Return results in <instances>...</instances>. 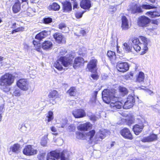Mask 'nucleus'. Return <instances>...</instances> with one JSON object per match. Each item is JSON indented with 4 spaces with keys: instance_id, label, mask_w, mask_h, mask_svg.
<instances>
[{
    "instance_id": "f257e3e1",
    "label": "nucleus",
    "mask_w": 160,
    "mask_h": 160,
    "mask_svg": "<svg viewBox=\"0 0 160 160\" xmlns=\"http://www.w3.org/2000/svg\"><path fill=\"white\" fill-rule=\"evenodd\" d=\"M114 91L112 92L108 91L107 90H104L102 92L103 101L106 103L110 102V106L114 110L120 109L123 107V103L118 100L117 97L114 95Z\"/></svg>"
},
{
    "instance_id": "ddd939ff",
    "label": "nucleus",
    "mask_w": 160,
    "mask_h": 160,
    "mask_svg": "<svg viewBox=\"0 0 160 160\" xmlns=\"http://www.w3.org/2000/svg\"><path fill=\"white\" fill-rule=\"evenodd\" d=\"M73 59V58H72V60ZM72 62H73L72 61V64H71V65H69V66L72 65L73 68L76 69L78 67L83 65L84 63V61L83 58L81 57H79L76 58L75 59L73 63Z\"/></svg>"
},
{
    "instance_id": "7c9ffc66",
    "label": "nucleus",
    "mask_w": 160,
    "mask_h": 160,
    "mask_svg": "<svg viewBox=\"0 0 160 160\" xmlns=\"http://www.w3.org/2000/svg\"><path fill=\"white\" fill-rule=\"evenodd\" d=\"M59 28L62 30L63 32L65 33L66 32L68 29V28L67 27L66 24L63 22H62L59 24Z\"/></svg>"
},
{
    "instance_id": "49530a36",
    "label": "nucleus",
    "mask_w": 160,
    "mask_h": 160,
    "mask_svg": "<svg viewBox=\"0 0 160 160\" xmlns=\"http://www.w3.org/2000/svg\"><path fill=\"white\" fill-rule=\"evenodd\" d=\"M84 13V12H77L75 13V17L77 18H81L82 16V15Z\"/></svg>"
},
{
    "instance_id": "aec40b11",
    "label": "nucleus",
    "mask_w": 160,
    "mask_h": 160,
    "mask_svg": "<svg viewBox=\"0 0 160 160\" xmlns=\"http://www.w3.org/2000/svg\"><path fill=\"white\" fill-rule=\"evenodd\" d=\"M52 45V43L51 41H45L42 43V47L44 50H48L51 49Z\"/></svg>"
},
{
    "instance_id": "ea45409f",
    "label": "nucleus",
    "mask_w": 160,
    "mask_h": 160,
    "mask_svg": "<svg viewBox=\"0 0 160 160\" xmlns=\"http://www.w3.org/2000/svg\"><path fill=\"white\" fill-rule=\"evenodd\" d=\"M52 21V19L50 17L45 18L43 19V22L46 24H48Z\"/></svg>"
},
{
    "instance_id": "c03bdc74",
    "label": "nucleus",
    "mask_w": 160,
    "mask_h": 160,
    "mask_svg": "<svg viewBox=\"0 0 160 160\" xmlns=\"http://www.w3.org/2000/svg\"><path fill=\"white\" fill-rule=\"evenodd\" d=\"M47 143V139L46 138H43L42 139L41 143L42 146H46Z\"/></svg>"
},
{
    "instance_id": "b1692460",
    "label": "nucleus",
    "mask_w": 160,
    "mask_h": 160,
    "mask_svg": "<svg viewBox=\"0 0 160 160\" xmlns=\"http://www.w3.org/2000/svg\"><path fill=\"white\" fill-rule=\"evenodd\" d=\"M48 33V32L46 31H42L36 35L35 38L39 41L41 40L42 39L47 37Z\"/></svg>"
},
{
    "instance_id": "f03ea898",
    "label": "nucleus",
    "mask_w": 160,
    "mask_h": 160,
    "mask_svg": "<svg viewBox=\"0 0 160 160\" xmlns=\"http://www.w3.org/2000/svg\"><path fill=\"white\" fill-rule=\"evenodd\" d=\"M67 53V52L65 50H62L60 52V55H62L55 62L54 64V66L58 70L61 71L62 70V65L65 67H68L69 65L72 64V58L73 57L71 54L68 55L67 54L65 56V55Z\"/></svg>"
},
{
    "instance_id": "864d4df0",
    "label": "nucleus",
    "mask_w": 160,
    "mask_h": 160,
    "mask_svg": "<svg viewBox=\"0 0 160 160\" xmlns=\"http://www.w3.org/2000/svg\"><path fill=\"white\" fill-rule=\"evenodd\" d=\"M98 92L97 91H95L94 92L93 95V97L94 100H95L96 99V97L97 96V94H98Z\"/></svg>"
},
{
    "instance_id": "3c124183",
    "label": "nucleus",
    "mask_w": 160,
    "mask_h": 160,
    "mask_svg": "<svg viewBox=\"0 0 160 160\" xmlns=\"http://www.w3.org/2000/svg\"><path fill=\"white\" fill-rule=\"evenodd\" d=\"M91 77L93 79L97 80L98 78V76L97 75L95 74H92L91 75Z\"/></svg>"
},
{
    "instance_id": "4468645a",
    "label": "nucleus",
    "mask_w": 160,
    "mask_h": 160,
    "mask_svg": "<svg viewBox=\"0 0 160 160\" xmlns=\"http://www.w3.org/2000/svg\"><path fill=\"white\" fill-rule=\"evenodd\" d=\"M72 114L75 118H80L85 116L86 113L83 109H77L73 111Z\"/></svg>"
},
{
    "instance_id": "6ab92c4d",
    "label": "nucleus",
    "mask_w": 160,
    "mask_h": 160,
    "mask_svg": "<svg viewBox=\"0 0 160 160\" xmlns=\"http://www.w3.org/2000/svg\"><path fill=\"white\" fill-rule=\"evenodd\" d=\"M122 25L121 28L123 30H126L128 28V22L126 17L123 16L122 17Z\"/></svg>"
},
{
    "instance_id": "774afa93",
    "label": "nucleus",
    "mask_w": 160,
    "mask_h": 160,
    "mask_svg": "<svg viewBox=\"0 0 160 160\" xmlns=\"http://www.w3.org/2000/svg\"><path fill=\"white\" fill-rule=\"evenodd\" d=\"M149 1H150L151 2H155V1L156 0H149Z\"/></svg>"
},
{
    "instance_id": "69168bd1",
    "label": "nucleus",
    "mask_w": 160,
    "mask_h": 160,
    "mask_svg": "<svg viewBox=\"0 0 160 160\" xmlns=\"http://www.w3.org/2000/svg\"><path fill=\"white\" fill-rule=\"evenodd\" d=\"M32 11V12H33V10H32V9L31 8H28V10H27V12H29V11Z\"/></svg>"
},
{
    "instance_id": "a878e982",
    "label": "nucleus",
    "mask_w": 160,
    "mask_h": 160,
    "mask_svg": "<svg viewBox=\"0 0 160 160\" xmlns=\"http://www.w3.org/2000/svg\"><path fill=\"white\" fill-rule=\"evenodd\" d=\"M12 10L14 13H17L21 9V4L19 1L16 2L13 5L12 8Z\"/></svg>"
},
{
    "instance_id": "58836bf2",
    "label": "nucleus",
    "mask_w": 160,
    "mask_h": 160,
    "mask_svg": "<svg viewBox=\"0 0 160 160\" xmlns=\"http://www.w3.org/2000/svg\"><path fill=\"white\" fill-rule=\"evenodd\" d=\"M119 90L122 93V94H123V95L127 94L128 93L127 89L124 87H120Z\"/></svg>"
},
{
    "instance_id": "de8ad7c7",
    "label": "nucleus",
    "mask_w": 160,
    "mask_h": 160,
    "mask_svg": "<svg viewBox=\"0 0 160 160\" xmlns=\"http://www.w3.org/2000/svg\"><path fill=\"white\" fill-rule=\"evenodd\" d=\"M67 122L68 121L66 119H62L61 122V127L63 128L65 127V125L67 123Z\"/></svg>"
},
{
    "instance_id": "8fccbe9b",
    "label": "nucleus",
    "mask_w": 160,
    "mask_h": 160,
    "mask_svg": "<svg viewBox=\"0 0 160 160\" xmlns=\"http://www.w3.org/2000/svg\"><path fill=\"white\" fill-rule=\"evenodd\" d=\"M90 118V119L93 121L97 120L98 119V118L94 115H91Z\"/></svg>"
},
{
    "instance_id": "c85d7f7f",
    "label": "nucleus",
    "mask_w": 160,
    "mask_h": 160,
    "mask_svg": "<svg viewBox=\"0 0 160 160\" xmlns=\"http://www.w3.org/2000/svg\"><path fill=\"white\" fill-rule=\"evenodd\" d=\"M108 57L112 62H114L116 58V56L114 52L111 51H108L107 53Z\"/></svg>"
},
{
    "instance_id": "603ef678",
    "label": "nucleus",
    "mask_w": 160,
    "mask_h": 160,
    "mask_svg": "<svg viewBox=\"0 0 160 160\" xmlns=\"http://www.w3.org/2000/svg\"><path fill=\"white\" fill-rule=\"evenodd\" d=\"M102 78L103 80H105L107 79L108 78V76L106 74H102Z\"/></svg>"
},
{
    "instance_id": "412c9836",
    "label": "nucleus",
    "mask_w": 160,
    "mask_h": 160,
    "mask_svg": "<svg viewBox=\"0 0 160 160\" xmlns=\"http://www.w3.org/2000/svg\"><path fill=\"white\" fill-rule=\"evenodd\" d=\"M157 136L154 134H152L149 136L144 137L141 140L143 142H152L157 139Z\"/></svg>"
},
{
    "instance_id": "e2e57ef3",
    "label": "nucleus",
    "mask_w": 160,
    "mask_h": 160,
    "mask_svg": "<svg viewBox=\"0 0 160 160\" xmlns=\"http://www.w3.org/2000/svg\"><path fill=\"white\" fill-rule=\"evenodd\" d=\"M18 32V31H17V29H15L13 30L12 31V33L13 34V33H14L15 32Z\"/></svg>"
},
{
    "instance_id": "423d86ee",
    "label": "nucleus",
    "mask_w": 160,
    "mask_h": 160,
    "mask_svg": "<svg viewBox=\"0 0 160 160\" xmlns=\"http://www.w3.org/2000/svg\"><path fill=\"white\" fill-rule=\"evenodd\" d=\"M29 82L26 79H21L18 80L17 83L18 87L21 90L26 91L29 88Z\"/></svg>"
},
{
    "instance_id": "0eeeda50",
    "label": "nucleus",
    "mask_w": 160,
    "mask_h": 160,
    "mask_svg": "<svg viewBox=\"0 0 160 160\" xmlns=\"http://www.w3.org/2000/svg\"><path fill=\"white\" fill-rule=\"evenodd\" d=\"M150 22V19L144 16H142L138 18V24L140 27H147Z\"/></svg>"
},
{
    "instance_id": "a19ab883",
    "label": "nucleus",
    "mask_w": 160,
    "mask_h": 160,
    "mask_svg": "<svg viewBox=\"0 0 160 160\" xmlns=\"http://www.w3.org/2000/svg\"><path fill=\"white\" fill-rule=\"evenodd\" d=\"M142 7L143 8L146 9H153L155 8L154 6L145 4L142 5Z\"/></svg>"
},
{
    "instance_id": "a18cd8bd",
    "label": "nucleus",
    "mask_w": 160,
    "mask_h": 160,
    "mask_svg": "<svg viewBox=\"0 0 160 160\" xmlns=\"http://www.w3.org/2000/svg\"><path fill=\"white\" fill-rule=\"evenodd\" d=\"M76 127L74 125L71 124L68 128V130L69 132H74L75 129Z\"/></svg>"
},
{
    "instance_id": "f704fd0d",
    "label": "nucleus",
    "mask_w": 160,
    "mask_h": 160,
    "mask_svg": "<svg viewBox=\"0 0 160 160\" xmlns=\"http://www.w3.org/2000/svg\"><path fill=\"white\" fill-rule=\"evenodd\" d=\"M58 95V92L55 90H53L51 91L48 95V97L50 98H53L56 97H57Z\"/></svg>"
},
{
    "instance_id": "13d9d810",
    "label": "nucleus",
    "mask_w": 160,
    "mask_h": 160,
    "mask_svg": "<svg viewBox=\"0 0 160 160\" xmlns=\"http://www.w3.org/2000/svg\"><path fill=\"white\" fill-rule=\"evenodd\" d=\"M16 29L18 32L19 31H22V30L23 28H17Z\"/></svg>"
},
{
    "instance_id": "72a5a7b5",
    "label": "nucleus",
    "mask_w": 160,
    "mask_h": 160,
    "mask_svg": "<svg viewBox=\"0 0 160 160\" xmlns=\"http://www.w3.org/2000/svg\"><path fill=\"white\" fill-rule=\"evenodd\" d=\"M67 93L71 96H75L76 90L75 87H71L67 91Z\"/></svg>"
},
{
    "instance_id": "a211bd4d",
    "label": "nucleus",
    "mask_w": 160,
    "mask_h": 160,
    "mask_svg": "<svg viewBox=\"0 0 160 160\" xmlns=\"http://www.w3.org/2000/svg\"><path fill=\"white\" fill-rule=\"evenodd\" d=\"M81 7L84 9H88L91 6L90 0H82L80 3Z\"/></svg>"
},
{
    "instance_id": "09e8293b",
    "label": "nucleus",
    "mask_w": 160,
    "mask_h": 160,
    "mask_svg": "<svg viewBox=\"0 0 160 160\" xmlns=\"http://www.w3.org/2000/svg\"><path fill=\"white\" fill-rule=\"evenodd\" d=\"M77 138L78 139H82L84 137V134L81 132H78L77 134Z\"/></svg>"
},
{
    "instance_id": "c756f323",
    "label": "nucleus",
    "mask_w": 160,
    "mask_h": 160,
    "mask_svg": "<svg viewBox=\"0 0 160 160\" xmlns=\"http://www.w3.org/2000/svg\"><path fill=\"white\" fill-rule=\"evenodd\" d=\"M106 132L105 129H102L98 132L97 136H98L101 139L104 138L106 135Z\"/></svg>"
},
{
    "instance_id": "20e7f679",
    "label": "nucleus",
    "mask_w": 160,
    "mask_h": 160,
    "mask_svg": "<svg viewBox=\"0 0 160 160\" xmlns=\"http://www.w3.org/2000/svg\"><path fill=\"white\" fill-rule=\"evenodd\" d=\"M69 156V152L66 150H63L61 152L56 150L50 153L47 160H58L60 158L61 160H68Z\"/></svg>"
},
{
    "instance_id": "4d7b16f0",
    "label": "nucleus",
    "mask_w": 160,
    "mask_h": 160,
    "mask_svg": "<svg viewBox=\"0 0 160 160\" xmlns=\"http://www.w3.org/2000/svg\"><path fill=\"white\" fill-rule=\"evenodd\" d=\"M78 6V4L77 2H75L73 5V9H74L75 8H77Z\"/></svg>"
},
{
    "instance_id": "f3484780",
    "label": "nucleus",
    "mask_w": 160,
    "mask_h": 160,
    "mask_svg": "<svg viewBox=\"0 0 160 160\" xmlns=\"http://www.w3.org/2000/svg\"><path fill=\"white\" fill-rule=\"evenodd\" d=\"M130 10L131 13L133 14L140 13L142 12L141 6L136 4L132 5L130 8Z\"/></svg>"
},
{
    "instance_id": "dca6fc26",
    "label": "nucleus",
    "mask_w": 160,
    "mask_h": 160,
    "mask_svg": "<svg viewBox=\"0 0 160 160\" xmlns=\"http://www.w3.org/2000/svg\"><path fill=\"white\" fill-rule=\"evenodd\" d=\"M53 36L56 41L58 43L65 42V38L61 34L56 32L53 35Z\"/></svg>"
},
{
    "instance_id": "79ce46f5",
    "label": "nucleus",
    "mask_w": 160,
    "mask_h": 160,
    "mask_svg": "<svg viewBox=\"0 0 160 160\" xmlns=\"http://www.w3.org/2000/svg\"><path fill=\"white\" fill-rule=\"evenodd\" d=\"M13 95L16 97L20 96L21 94L20 92V90L18 89H16L13 92Z\"/></svg>"
},
{
    "instance_id": "c9c22d12",
    "label": "nucleus",
    "mask_w": 160,
    "mask_h": 160,
    "mask_svg": "<svg viewBox=\"0 0 160 160\" xmlns=\"http://www.w3.org/2000/svg\"><path fill=\"white\" fill-rule=\"evenodd\" d=\"M50 7L54 11L58 10L60 8V6L58 3L55 2L53 3Z\"/></svg>"
},
{
    "instance_id": "7ed1b4c3",
    "label": "nucleus",
    "mask_w": 160,
    "mask_h": 160,
    "mask_svg": "<svg viewBox=\"0 0 160 160\" xmlns=\"http://www.w3.org/2000/svg\"><path fill=\"white\" fill-rule=\"evenodd\" d=\"M132 41L133 48L136 51H140L142 47L143 51L141 54H144L147 51L148 48L147 46L149 40L145 37L140 36L139 39L134 38L132 39Z\"/></svg>"
},
{
    "instance_id": "1a4fd4ad",
    "label": "nucleus",
    "mask_w": 160,
    "mask_h": 160,
    "mask_svg": "<svg viewBox=\"0 0 160 160\" xmlns=\"http://www.w3.org/2000/svg\"><path fill=\"white\" fill-rule=\"evenodd\" d=\"M98 61L96 59H91L88 63L87 68L88 71L92 72H95L96 71Z\"/></svg>"
},
{
    "instance_id": "2eb2a0df",
    "label": "nucleus",
    "mask_w": 160,
    "mask_h": 160,
    "mask_svg": "<svg viewBox=\"0 0 160 160\" xmlns=\"http://www.w3.org/2000/svg\"><path fill=\"white\" fill-rule=\"evenodd\" d=\"M144 127L143 123L142 124L139 123L134 125L133 127V130L136 135H138L141 132Z\"/></svg>"
},
{
    "instance_id": "393cba45",
    "label": "nucleus",
    "mask_w": 160,
    "mask_h": 160,
    "mask_svg": "<svg viewBox=\"0 0 160 160\" xmlns=\"http://www.w3.org/2000/svg\"><path fill=\"white\" fill-rule=\"evenodd\" d=\"M146 14L149 15L152 18H154L160 16V10L157 9L153 12L149 11L147 12Z\"/></svg>"
},
{
    "instance_id": "5701e85b",
    "label": "nucleus",
    "mask_w": 160,
    "mask_h": 160,
    "mask_svg": "<svg viewBox=\"0 0 160 160\" xmlns=\"http://www.w3.org/2000/svg\"><path fill=\"white\" fill-rule=\"evenodd\" d=\"M91 127V125L89 122H87L78 126V128L79 130L81 131H86Z\"/></svg>"
},
{
    "instance_id": "e433bc0d",
    "label": "nucleus",
    "mask_w": 160,
    "mask_h": 160,
    "mask_svg": "<svg viewBox=\"0 0 160 160\" xmlns=\"http://www.w3.org/2000/svg\"><path fill=\"white\" fill-rule=\"evenodd\" d=\"M47 118V121L48 122H50L53 119V113L52 112L50 111L48 112V114L46 116Z\"/></svg>"
},
{
    "instance_id": "4c0bfd02",
    "label": "nucleus",
    "mask_w": 160,
    "mask_h": 160,
    "mask_svg": "<svg viewBox=\"0 0 160 160\" xmlns=\"http://www.w3.org/2000/svg\"><path fill=\"white\" fill-rule=\"evenodd\" d=\"M123 48L125 49L126 52H129L131 51L132 47L130 45H128L127 43H125L123 44Z\"/></svg>"
},
{
    "instance_id": "5fc2aeb1",
    "label": "nucleus",
    "mask_w": 160,
    "mask_h": 160,
    "mask_svg": "<svg viewBox=\"0 0 160 160\" xmlns=\"http://www.w3.org/2000/svg\"><path fill=\"white\" fill-rule=\"evenodd\" d=\"M51 131L53 132H55L57 131V129L54 127H52L51 128Z\"/></svg>"
},
{
    "instance_id": "9d476101",
    "label": "nucleus",
    "mask_w": 160,
    "mask_h": 160,
    "mask_svg": "<svg viewBox=\"0 0 160 160\" xmlns=\"http://www.w3.org/2000/svg\"><path fill=\"white\" fill-rule=\"evenodd\" d=\"M117 70L120 72H124L127 71L129 68V66L127 62H118L117 65Z\"/></svg>"
},
{
    "instance_id": "bf43d9fd",
    "label": "nucleus",
    "mask_w": 160,
    "mask_h": 160,
    "mask_svg": "<svg viewBox=\"0 0 160 160\" xmlns=\"http://www.w3.org/2000/svg\"><path fill=\"white\" fill-rule=\"evenodd\" d=\"M16 23H13V24L12 25V27H11V28H15L16 27Z\"/></svg>"
},
{
    "instance_id": "4be33fe9",
    "label": "nucleus",
    "mask_w": 160,
    "mask_h": 160,
    "mask_svg": "<svg viewBox=\"0 0 160 160\" xmlns=\"http://www.w3.org/2000/svg\"><path fill=\"white\" fill-rule=\"evenodd\" d=\"M63 10L65 12H68L71 11L72 9L71 3L68 1H65L62 3Z\"/></svg>"
},
{
    "instance_id": "9b49d317",
    "label": "nucleus",
    "mask_w": 160,
    "mask_h": 160,
    "mask_svg": "<svg viewBox=\"0 0 160 160\" xmlns=\"http://www.w3.org/2000/svg\"><path fill=\"white\" fill-rule=\"evenodd\" d=\"M23 152V154L25 155L31 156L36 154L37 151L33 148L31 145H27L25 147Z\"/></svg>"
},
{
    "instance_id": "0e129e2a",
    "label": "nucleus",
    "mask_w": 160,
    "mask_h": 160,
    "mask_svg": "<svg viewBox=\"0 0 160 160\" xmlns=\"http://www.w3.org/2000/svg\"><path fill=\"white\" fill-rule=\"evenodd\" d=\"M40 156L41 157L40 158V159H41V158H43L44 154L43 153H42L41 154H40Z\"/></svg>"
},
{
    "instance_id": "6e6d98bb",
    "label": "nucleus",
    "mask_w": 160,
    "mask_h": 160,
    "mask_svg": "<svg viewBox=\"0 0 160 160\" xmlns=\"http://www.w3.org/2000/svg\"><path fill=\"white\" fill-rule=\"evenodd\" d=\"M80 33L81 34H82L83 36H84L86 34V32L84 30H81L80 32Z\"/></svg>"
},
{
    "instance_id": "338daca9",
    "label": "nucleus",
    "mask_w": 160,
    "mask_h": 160,
    "mask_svg": "<svg viewBox=\"0 0 160 160\" xmlns=\"http://www.w3.org/2000/svg\"><path fill=\"white\" fill-rule=\"evenodd\" d=\"M33 43L34 45H35L36 44H38V43H37V42H36L34 40L33 41Z\"/></svg>"
},
{
    "instance_id": "39448f33",
    "label": "nucleus",
    "mask_w": 160,
    "mask_h": 160,
    "mask_svg": "<svg viewBox=\"0 0 160 160\" xmlns=\"http://www.w3.org/2000/svg\"><path fill=\"white\" fill-rule=\"evenodd\" d=\"M14 80L12 74L6 73L0 78V85L4 89L5 92H8L9 90L8 86L13 83Z\"/></svg>"
},
{
    "instance_id": "bb28decb",
    "label": "nucleus",
    "mask_w": 160,
    "mask_h": 160,
    "mask_svg": "<svg viewBox=\"0 0 160 160\" xmlns=\"http://www.w3.org/2000/svg\"><path fill=\"white\" fill-rule=\"evenodd\" d=\"M10 149L14 153H18L20 152V146L18 144H15L11 147Z\"/></svg>"
},
{
    "instance_id": "f8f14e48",
    "label": "nucleus",
    "mask_w": 160,
    "mask_h": 160,
    "mask_svg": "<svg viewBox=\"0 0 160 160\" xmlns=\"http://www.w3.org/2000/svg\"><path fill=\"white\" fill-rule=\"evenodd\" d=\"M121 135L125 138L129 140L133 139L132 136L129 130L127 128H124L120 132Z\"/></svg>"
},
{
    "instance_id": "6e6552de",
    "label": "nucleus",
    "mask_w": 160,
    "mask_h": 160,
    "mask_svg": "<svg viewBox=\"0 0 160 160\" xmlns=\"http://www.w3.org/2000/svg\"><path fill=\"white\" fill-rule=\"evenodd\" d=\"M135 102V99L133 96L132 95H129L127 100L124 103L123 108L125 109H128L131 108Z\"/></svg>"
},
{
    "instance_id": "473e14b6",
    "label": "nucleus",
    "mask_w": 160,
    "mask_h": 160,
    "mask_svg": "<svg viewBox=\"0 0 160 160\" xmlns=\"http://www.w3.org/2000/svg\"><path fill=\"white\" fill-rule=\"evenodd\" d=\"M95 132L94 130H92L88 132L86 135L88 138H89L90 140L93 141V137L95 135Z\"/></svg>"
},
{
    "instance_id": "2f4dec72",
    "label": "nucleus",
    "mask_w": 160,
    "mask_h": 160,
    "mask_svg": "<svg viewBox=\"0 0 160 160\" xmlns=\"http://www.w3.org/2000/svg\"><path fill=\"white\" fill-rule=\"evenodd\" d=\"M117 39L115 38H113L112 37L111 38V40L110 41V44L113 47L117 46V52H119L120 51L118 50V46Z\"/></svg>"
},
{
    "instance_id": "680f3d73",
    "label": "nucleus",
    "mask_w": 160,
    "mask_h": 160,
    "mask_svg": "<svg viewBox=\"0 0 160 160\" xmlns=\"http://www.w3.org/2000/svg\"><path fill=\"white\" fill-rule=\"evenodd\" d=\"M18 32V31H17V29H15L13 30L12 31V33L13 34V33H14L15 32Z\"/></svg>"
},
{
    "instance_id": "cd10ccee",
    "label": "nucleus",
    "mask_w": 160,
    "mask_h": 160,
    "mask_svg": "<svg viewBox=\"0 0 160 160\" xmlns=\"http://www.w3.org/2000/svg\"><path fill=\"white\" fill-rule=\"evenodd\" d=\"M144 73L142 72H140L136 77V82L142 83L144 82Z\"/></svg>"
},
{
    "instance_id": "052dcab7",
    "label": "nucleus",
    "mask_w": 160,
    "mask_h": 160,
    "mask_svg": "<svg viewBox=\"0 0 160 160\" xmlns=\"http://www.w3.org/2000/svg\"><path fill=\"white\" fill-rule=\"evenodd\" d=\"M21 1L22 2H25L27 4L28 3V0H21Z\"/></svg>"
},
{
    "instance_id": "37998d69",
    "label": "nucleus",
    "mask_w": 160,
    "mask_h": 160,
    "mask_svg": "<svg viewBox=\"0 0 160 160\" xmlns=\"http://www.w3.org/2000/svg\"><path fill=\"white\" fill-rule=\"evenodd\" d=\"M127 124L128 125L130 126L134 122V119L133 116H132L129 119H128Z\"/></svg>"
}]
</instances>
